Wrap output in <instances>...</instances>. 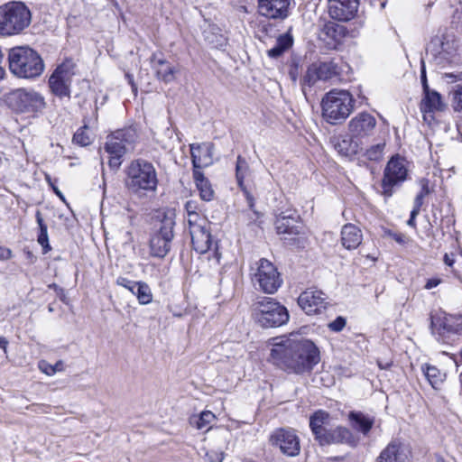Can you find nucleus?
Masks as SVG:
<instances>
[{
    "label": "nucleus",
    "instance_id": "nucleus-1",
    "mask_svg": "<svg viewBox=\"0 0 462 462\" xmlns=\"http://www.w3.org/2000/svg\"><path fill=\"white\" fill-rule=\"evenodd\" d=\"M269 346L268 361L288 374H309L320 360L315 344L298 335L271 338Z\"/></svg>",
    "mask_w": 462,
    "mask_h": 462
},
{
    "label": "nucleus",
    "instance_id": "nucleus-2",
    "mask_svg": "<svg viewBox=\"0 0 462 462\" xmlns=\"http://www.w3.org/2000/svg\"><path fill=\"white\" fill-rule=\"evenodd\" d=\"M125 186L137 196L154 192L158 186V177L153 164L143 159L131 162L126 169Z\"/></svg>",
    "mask_w": 462,
    "mask_h": 462
},
{
    "label": "nucleus",
    "instance_id": "nucleus-3",
    "mask_svg": "<svg viewBox=\"0 0 462 462\" xmlns=\"http://www.w3.org/2000/svg\"><path fill=\"white\" fill-rule=\"evenodd\" d=\"M32 23V13L23 2L11 1L0 5V36L23 33Z\"/></svg>",
    "mask_w": 462,
    "mask_h": 462
},
{
    "label": "nucleus",
    "instance_id": "nucleus-4",
    "mask_svg": "<svg viewBox=\"0 0 462 462\" xmlns=\"http://www.w3.org/2000/svg\"><path fill=\"white\" fill-rule=\"evenodd\" d=\"M8 64L11 73L22 79H34L42 75L44 63L41 56L29 47L9 50Z\"/></svg>",
    "mask_w": 462,
    "mask_h": 462
},
{
    "label": "nucleus",
    "instance_id": "nucleus-5",
    "mask_svg": "<svg viewBox=\"0 0 462 462\" xmlns=\"http://www.w3.org/2000/svg\"><path fill=\"white\" fill-rule=\"evenodd\" d=\"M252 317L262 328L280 327L290 318L287 309L269 297H260L253 303Z\"/></svg>",
    "mask_w": 462,
    "mask_h": 462
},
{
    "label": "nucleus",
    "instance_id": "nucleus-6",
    "mask_svg": "<svg viewBox=\"0 0 462 462\" xmlns=\"http://www.w3.org/2000/svg\"><path fill=\"white\" fill-rule=\"evenodd\" d=\"M354 102L348 91L333 89L322 98V116L328 124H340L353 111Z\"/></svg>",
    "mask_w": 462,
    "mask_h": 462
},
{
    "label": "nucleus",
    "instance_id": "nucleus-7",
    "mask_svg": "<svg viewBox=\"0 0 462 462\" xmlns=\"http://www.w3.org/2000/svg\"><path fill=\"white\" fill-rule=\"evenodd\" d=\"M9 107L17 114L28 118H36L42 115L47 103L45 97L34 89L18 88L11 92L7 97Z\"/></svg>",
    "mask_w": 462,
    "mask_h": 462
},
{
    "label": "nucleus",
    "instance_id": "nucleus-8",
    "mask_svg": "<svg viewBox=\"0 0 462 462\" xmlns=\"http://www.w3.org/2000/svg\"><path fill=\"white\" fill-rule=\"evenodd\" d=\"M135 140L136 133L131 128L117 130L106 137L104 148L109 154L108 164L112 170L121 166L122 158L134 149Z\"/></svg>",
    "mask_w": 462,
    "mask_h": 462
},
{
    "label": "nucleus",
    "instance_id": "nucleus-9",
    "mask_svg": "<svg viewBox=\"0 0 462 462\" xmlns=\"http://www.w3.org/2000/svg\"><path fill=\"white\" fill-rule=\"evenodd\" d=\"M189 229L192 246L196 252L205 254L213 246L217 249V243L212 240L210 223L206 217L191 215L189 218Z\"/></svg>",
    "mask_w": 462,
    "mask_h": 462
},
{
    "label": "nucleus",
    "instance_id": "nucleus-10",
    "mask_svg": "<svg viewBox=\"0 0 462 462\" xmlns=\"http://www.w3.org/2000/svg\"><path fill=\"white\" fill-rule=\"evenodd\" d=\"M256 268L252 274L254 284L264 293H274L282 283V280L276 267L268 260L262 258L255 263Z\"/></svg>",
    "mask_w": 462,
    "mask_h": 462
},
{
    "label": "nucleus",
    "instance_id": "nucleus-11",
    "mask_svg": "<svg viewBox=\"0 0 462 462\" xmlns=\"http://www.w3.org/2000/svg\"><path fill=\"white\" fill-rule=\"evenodd\" d=\"M75 63L72 60H66L60 64L49 79L51 92L60 98L70 97V86L75 75Z\"/></svg>",
    "mask_w": 462,
    "mask_h": 462
},
{
    "label": "nucleus",
    "instance_id": "nucleus-12",
    "mask_svg": "<svg viewBox=\"0 0 462 462\" xmlns=\"http://www.w3.org/2000/svg\"><path fill=\"white\" fill-rule=\"evenodd\" d=\"M456 53L455 42L440 36L433 37L426 48V59L441 67L450 63Z\"/></svg>",
    "mask_w": 462,
    "mask_h": 462
},
{
    "label": "nucleus",
    "instance_id": "nucleus-13",
    "mask_svg": "<svg viewBox=\"0 0 462 462\" xmlns=\"http://www.w3.org/2000/svg\"><path fill=\"white\" fill-rule=\"evenodd\" d=\"M376 124V119L373 115L368 112H360L348 122L349 137L363 145L364 142L373 134Z\"/></svg>",
    "mask_w": 462,
    "mask_h": 462
},
{
    "label": "nucleus",
    "instance_id": "nucleus-14",
    "mask_svg": "<svg viewBox=\"0 0 462 462\" xmlns=\"http://www.w3.org/2000/svg\"><path fill=\"white\" fill-rule=\"evenodd\" d=\"M274 225L278 234L291 236L284 238L288 240V243L294 244L300 242V237L299 236L303 234V226L295 210L289 209L279 214Z\"/></svg>",
    "mask_w": 462,
    "mask_h": 462
},
{
    "label": "nucleus",
    "instance_id": "nucleus-15",
    "mask_svg": "<svg viewBox=\"0 0 462 462\" xmlns=\"http://www.w3.org/2000/svg\"><path fill=\"white\" fill-rule=\"evenodd\" d=\"M404 160L399 156L393 157L387 163L383 179V194L389 198L393 195V188L405 180L407 169Z\"/></svg>",
    "mask_w": 462,
    "mask_h": 462
},
{
    "label": "nucleus",
    "instance_id": "nucleus-16",
    "mask_svg": "<svg viewBox=\"0 0 462 462\" xmlns=\"http://www.w3.org/2000/svg\"><path fill=\"white\" fill-rule=\"evenodd\" d=\"M272 446L280 448L284 455L294 457L300 453V439L291 429H277L270 436Z\"/></svg>",
    "mask_w": 462,
    "mask_h": 462
},
{
    "label": "nucleus",
    "instance_id": "nucleus-17",
    "mask_svg": "<svg viewBox=\"0 0 462 462\" xmlns=\"http://www.w3.org/2000/svg\"><path fill=\"white\" fill-rule=\"evenodd\" d=\"M173 236L172 223L163 224L160 230L154 233L150 239L151 255L157 258H164L171 250V243Z\"/></svg>",
    "mask_w": 462,
    "mask_h": 462
},
{
    "label": "nucleus",
    "instance_id": "nucleus-18",
    "mask_svg": "<svg viewBox=\"0 0 462 462\" xmlns=\"http://www.w3.org/2000/svg\"><path fill=\"white\" fill-rule=\"evenodd\" d=\"M298 303L307 315L319 314L328 305L326 294L313 288L301 292L298 298Z\"/></svg>",
    "mask_w": 462,
    "mask_h": 462
},
{
    "label": "nucleus",
    "instance_id": "nucleus-19",
    "mask_svg": "<svg viewBox=\"0 0 462 462\" xmlns=\"http://www.w3.org/2000/svg\"><path fill=\"white\" fill-rule=\"evenodd\" d=\"M359 0H328V14L334 20L348 22L357 14Z\"/></svg>",
    "mask_w": 462,
    "mask_h": 462
},
{
    "label": "nucleus",
    "instance_id": "nucleus-20",
    "mask_svg": "<svg viewBox=\"0 0 462 462\" xmlns=\"http://www.w3.org/2000/svg\"><path fill=\"white\" fill-rule=\"evenodd\" d=\"M260 14L270 19L283 20L289 15L291 0H258Z\"/></svg>",
    "mask_w": 462,
    "mask_h": 462
},
{
    "label": "nucleus",
    "instance_id": "nucleus-21",
    "mask_svg": "<svg viewBox=\"0 0 462 462\" xmlns=\"http://www.w3.org/2000/svg\"><path fill=\"white\" fill-rule=\"evenodd\" d=\"M456 319L455 316L448 314L431 316V329L438 336V341H444L445 333H458L462 330L460 325L455 323Z\"/></svg>",
    "mask_w": 462,
    "mask_h": 462
},
{
    "label": "nucleus",
    "instance_id": "nucleus-22",
    "mask_svg": "<svg viewBox=\"0 0 462 462\" xmlns=\"http://www.w3.org/2000/svg\"><path fill=\"white\" fill-rule=\"evenodd\" d=\"M319 442L320 445L342 443L347 444L350 447H356L359 442V438L354 435L347 428L340 426L328 430Z\"/></svg>",
    "mask_w": 462,
    "mask_h": 462
},
{
    "label": "nucleus",
    "instance_id": "nucleus-23",
    "mask_svg": "<svg viewBox=\"0 0 462 462\" xmlns=\"http://www.w3.org/2000/svg\"><path fill=\"white\" fill-rule=\"evenodd\" d=\"M194 170L200 171L213 162L214 144L211 143H192L189 145Z\"/></svg>",
    "mask_w": 462,
    "mask_h": 462
},
{
    "label": "nucleus",
    "instance_id": "nucleus-24",
    "mask_svg": "<svg viewBox=\"0 0 462 462\" xmlns=\"http://www.w3.org/2000/svg\"><path fill=\"white\" fill-rule=\"evenodd\" d=\"M409 451L399 440H392L376 457L375 462H406Z\"/></svg>",
    "mask_w": 462,
    "mask_h": 462
},
{
    "label": "nucleus",
    "instance_id": "nucleus-25",
    "mask_svg": "<svg viewBox=\"0 0 462 462\" xmlns=\"http://www.w3.org/2000/svg\"><path fill=\"white\" fill-rule=\"evenodd\" d=\"M152 68L158 79L164 83L172 82L177 72L176 68L163 58H158L154 53L151 57Z\"/></svg>",
    "mask_w": 462,
    "mask_h": 462
},
{
    "label": "nucleus",
    "instance_id": "nucleus-26",
    "mask_svg": "<svg viewBox=\"0 0 462 462\" xmlns=\"http://www.w3.org/2000/svg\"><path fill=\"white\" fill-rule=\"evenodd\" d=\"M363 240L360 228L353 224H346L341 229V243L347 250H354L359 246Z\"/></svg>",
    "mask_w": 462,
    "mask_h": 462
},
{
    "label": "nucleus",
    "instance_id": "nucleus-27",
    "mask_svg": "<svg viewBox=\"0 0 462 462\" xmlns=\"http://www.w3.org/2000/svg\"><path fill=\"white\" fill-rule=\"evenodd\" d=\"M423 94L424 97L420 103V111L424 116L428 113L440 112L446 108V104L439 92L430 89Z\"/></svg>",
    "mask_w": 462,
    "mask_h": 462
},
{
    "label": "nucleus",
    "instance_id": "nucleus-28",
    "mask_svg": "<svg viewBox=\"0 0 462 462\" xmlns=\"http://www.w3.org/2000/svg\"><path fill=\"white\" fill-rule=\"evenodd\" d=\"M249 166L245 159L243 158L241 155H238L236 165V178L239 188L242 189L244 195L245 196L248 206L250 207V208H253L254 206V199L244 184L245 173L247 172Z\"/></svg>",
    "mask_w": 462,
    "mask_h": 462
},
{
    "label": "nucleus",
    "instance_id": "nucleus-29",
    "mask_svg": "<svg viewBox=\"0 0 462 462\" xmlns=\"http://www.w3.org/2000/svg\"><path fill=\"white\" fill-rule=\"evenodd\" d=\"M204 40L213 48L220 49L226 45L227 39L216 24H208L203 30Z\"/></svg>",
    "mask_w": 462,
    "mask_h": 462
},
{
    "label": "nucleus",
    "instance_id": "nucleus-30",
    "mask_svg": "<svg viewBox=\"0 0 462 462\" xmlns=\"http://www.w3.org/2000/svg\"><path fill=\"white\" fill-rule=\"evenodd\" d=\"M329 415L324 411H316L310 420V427L319 441L328 430L325 425L328 424Z\"/></svg>",
    "mask_w": 462,
    "mask_h": 462
},
{
    "label": "nucleus",
    "instance_id": "nucleus-31",
    "mask_svg": "<svg viewBox=\"0 0 462 462\" xmlns=\"http://www.w3.org/2000/svg\"><path fill=\"white\" fill-rule=\"evenodd\" d=\"M193 177L201 199L205 201L212 200L214 198V190L209 180L206 179L204 174L199 170H193Z\"/></svg>",
    "mask_w": 462,
    "mask_h": 462
},
{
    "label": "nucleus",
    "instance_id": "nucleus-32",
    "mask_svg": "<svg viewBox=\"0 0 462 462\" xmlns=\"http://www.w3.org/2000/svg\"><path fill=\"white\" fill-rule=\"evenodd\" d=\"M348 417L352 421L353 427L362 432L364 435L368 434L374 422L373 418L360 411H351Z\"/></svg>",
    "mask_w": 462,
    "mask_h": 462
},
{
    "label": "nucleus",
    "instance_id": "nucleus-33",
    "mask_svg": "<svg viewBox=\"0 0 462 462\" xmlns=\"http://www.w3.org/2000/svg\"><path fill=\"white\" fill-rule=\"evenodd\" d=\"M293 39L291 34H282L277 38L275 46L267 51V54L270 58H279L291 47Z\"/></svg>",
    "mask_w": 462,
    "mask_h": 462
},
{
    "label": "nucleus",
    "instance_id": "nucleus-34",
    "mask_svg": "<svg viewBox=\"0 0 462 462\" xmlns=\"http://www.w3.org/2000/svg\"><path fill=\"white\" fill-rule=\"evenodd\" d=\"M216 420L215 414L210 411H202L199 416L190 417L189 423L198 430H208L210 424Z\"/></svg>",
    "mask_w": 462,
    "mask_h": 462
},
{
    "label": "nucleus",
    "instance_id": "nucleus-35",
    "mask_svg": "<svg viewBox=\"0 0 462 462\" xmlns=\"http://www.w3.org/2000/svg\"><path fill=\"white\" fill-rule=\"evenodd\" d=\"M339 153L345 156H352L360 153L363 151V145L359 142L350 140H342L336 145Z\"/></svg>",
    "mask_w": 462,
    "mask_h": 462
},
{
    "label": "nucleus",
    "instance_id": "nucleus-36",
    "mask_svg": "<svg viewBox=\"0 0 462 462\" xmlns=\"http://www.w3.org/2000/svg\"><path fill=\"white\" fill-rule=\"evenodd\" d=\"M320 80H328L337 75V67L333 61L314 63Z\"/></svg>",
    "mask_w": 462,
    "mask_h": 462
},
{
    "label": "nucleus",
    "instance_id": "nucleus-37",
    "mask_svg": "<svg viewBox=\"0 0 462 462\" xmlns=\"http://www.w3.org/2000/svg\"><path fill=\"white\" fill-rule=\"evenodd\" d=\"M135 285V290L131 292L136 296L138 302L141 305H146L152 302V293L149 285L143 282H137Z\"/></svg>",
    "mask_w": 462,
    "mask_h": 462
},
{
    "label": "nucleus",
    "instance_id": "nucleus-38",
    "mask_svg": "<svg viewBox=\"0 0 462 462\" xmlns=\"http://www.w3.org/2000/svg\"><path fill=\"white\" fill-rule=\"evenodd\" d=\"M385 145V141L382 140L377 143L367 147L365 150L363 149V151L360 153H362L363 157L369 161L377 162L383 158Z\"/></svg>",
    "mask_w": 462,
    "mask_h": 462
},
{
    "label": "nucleus",
    "instance_id": "nucleus-39",
    "mask_svg": "<svg viewBox=\"0 0 462 462\" xmlns=\"http://www.w3.org/2000/svg\"><path fill=\"white\" fill-rule=\"evenodd\" d=\"M36 221L39 225L40 233L38 235V243L42 246L43 253L46 254L51 250V246L49 245V237H48V228L47 226L43 222V218L42 217V213L38 210L36 212Z\"/></svg>",
    "mask_w": 462,
    "mask_h": 462
},
{
    "label": "nucleus",
    "instance_id": "nucleus-40",
    "mask_svg": "<svg viewBox=\"0 0 462 462\" xmlns=\"http://www.w3.org/2000/svg\"><path fill=\"white\" fill-rule=\"evenodd\" d=\"M432 387L436 388L443 380V374L435 366L428 365L424 371Z\"/></svg>",
    "mask_w": 462,
    "mask_h": 462
},
{
    "label": "nucleus",
    "instance_id": "nucleus-41",
    "mask_svg": "<svg viewBox=\"0 0 462 462\" xmlns=\"http://www.w3.org/2000/svg\"><path fill=\"white\" fill-rule=\"evenodd\" d=\"M322 32L334 41H337V38L344 33V27L333 22H328L324 24Z\"/></svg>",
    "mask_w": 462,
    "mask_h": 462
},
{
    "label": "nucleus",
    "instance_id": "nucleus-42",
    "mask_svg": "<svg viewBox=\"0 0 462 462\" xmlns=\"http://www.w3.org/2000/svg\"><path fill=\"white\" fill-rule=\"evenodd\" d=\"M89 130L87 125H84L78 129L74 134L73 142L81 146H87L91 143V137L89 135Z\"/></svg>",
    "mask_w": 462,
    "mask_h": 462
},
{
    "label": "nucleus",
    "instance_id": "nucleus-43",
    "mask_svg": "<svg viewBox=\"0 0 462 462\" xmlns=\"http://www.w3.org/2000/svg\"><path fill=\"white\" fill-rule=\"evenodd\" d=\"M318 80H320L319 76L316 71V67H314L312 64L308 68V70L306 71V74L304 75V77L302 79L301 85H302L303 90L305 89L306 86L310 88Z\"/></svg>",
    "mask_w": 462,
    "mask_h": 462
},
{
    "label": "nucleus",
    "instance_id": "nucleus-44",
    "mask_svg": "<svg viewBox=\"0 0 462 462\" xmlns=\"http://www.w3.org/2000/svg\"><path fill=\"white\" fill-rule=\"evenodd\" d=\"M453 107L456 111H462V85L453 93Z\"/></svg>",
    "mask_w": 462,
    "mask_h": 462
},
{
    "label": "nucleus",
    "instance_id": "nucleus-45",
    "mask_svg": "<svg viewBox=\"0 0 462 462\" xmlns=\"http://www.w3.org/2000/svg\"><path fill=\"white\" fill-rule=\"evenodd\" d=\"M346 320L339 316L334 321L330 322L328 327L333 332H340L346 326Z\"/></svg>",
    "mask_w": 462,
    "mask_h": 462
},
{
    "label": "nucleus",
    "instance_id": "nucleus-46",
    "mask_svg": "<svg viewBox=\"0 0 462 462\" xmlns=\"http://www.w3.org/2000/svg\"><path fill=\"white\" fill-rule=\"evenodd\" d=\"M136 282H137L130 281L127 278L121 276L116 279V284L127 289L129 291H134V290H135Z\"/></svg>",
    "mask_w": 462,
    "mask_h": 462
},
{
    "label": "nucleus",
    "instance_id": "nucleus-47",
    "mask_svg": "<svg viewBox=\"0 0 462 462\" xmlns=\"http://www.w3.org/2000/svg\"><path fill=\"white\" fill-rule=\"evenodd\" d=\"M206 462H222L223 453L217 450L208 451L205 455Z\"/></svg>",
    "mask_w": 462,
    "mask_h": 462
},
{
    "label": "nucleus",
    "instance_id": "nucleus-48",
    "mask_svg": "<svg viewBox=\"0 0 462 462\" xmlns=\"http://www.w3.org/2000/svg\"><path fill=\"white\" fill-rule=\"evenodd\" d=\"M39 368L42 372H43L47 375H53L55 374V370H53V366L45 361H42L39 363Z\"/></svg>",
    "mask_w": 462,
    "mask_h": 462
},
{
    "label": "nucleus",
    "instance_id": "nucleus-49",
    "mask_svg": "<svg viewBox=\"0 0 462 462\" xmlns=\"http://www.w3.org/2000/svg\"><path fill=\"white\" fill-rule=\"evenodd\" d=\"M420 79H421V84H422V88H423V93L430 90V88L428 86V82H427L424 60H421Z\"/></svg>",
    "mask_w": 462,
    "mask_h": 462
},
{
    "label": "nucleus",
    "instance_id": "nucleus-50",
    "mask_svg": "<svg viewBox=\"0 0 462 462\" xmlns=\"http://www.w3.org/2000/svg\"><path fill=\"white\" fill-rule=\"evenodd\" d=\"M441 282H442V280L439 277L430 278L427 280V282L424 285V289L431 290V289L437 287L438 285H439Z\"/></svg>",
    "mask_w": 462,
    "mask_h": 462
},
{
    "label": "nucleus",
    "instance_id": "nucleus-51",
    "mask_svg": "<svg viewBox=\"0 0 462 462\" xmlns=\"http://www.w3.org/2000/svg\"><path fill=\"white\" fill-rule=\"evenodd\" d=\"M420 191L419 193L427 196L430 193L429 180L425 178L420 180Z\"/></svg>",
    "mask_w": 462,
    "mask_h": 462
},
{
    "label": "nucleus",
    "instance_id": "nucleus-52",
    "mask_svg": "<svg viewBox=\"0 0 462 462\" xmlns=\"http://www.w3.org/2000/svg\"><path fill=\"white\" fill-rule=\"evenodd\" d=\"M424 198H425V196H423V194H420V193H419L416 196V198L414 199V206H413L412 210H416L417 212L420 213V208L423 204Z\"/></svg>",
    "mask_w": 462,
    "mask_h": 462
},
{
    "label": "nucleus",
    "instance_id": "nucleus-53",
    "mask_svg": "<svg viewBox=\"0 0 462 462\" xmlns=\"http://www.w3.org/2000/svg\"><path fill=\"white\" fill-rule=\"evenodd\" d=\"M196 206L193 202L191 201H189L187 202L186 204V210H187V221L189 222V218L191 215H199L197 212H196Z\"/></svg>",
    "mask_w": 462,
    "mask_h": 462
},
{
    "label": "nucleus",
    "instance_id": "nucleus-54",
    "mask_svg": "<svg viewBox=\"0 0 462 462\" xmlns=\"http://www.w3.org/2000/svg\"><path fill=\"white\" fill-rule=\"evenodd\" d=\"M5 75V56L2 51V49L0 48V80L4 79Z\"/></svg>",
    "mask_w": 462,
    "mask_h": 462
},
{
    "label": "nucleus",
    "instance_id": "nucleus-55",
    "mask_svg": "<svg viewBox=\"0 0 462 462\" xmlns=\"http://www.w3.org/2000/svg\"><path fill=\"white\" fill-rule=\"evenodd\" d=\"M443 261L446 265L452 267L455 263V255L453 254H445L443 257Z\"/></svg>",
    "mask_w": 462,
    "mask_h": 462
},
{
    "label": "nucleus",
    "instance_id": "nucleus-56",
    "mask_svg": "<svg viewBox=\"0 0 462 462\" xmlns=\"http://www.w3.org/2000/svg\"><path fill=\"white\" fill-rule=\"evenodd\" d=\"M418 215H419V212H417L416 210H411V217H410L409 220L407 221V224L410 226H416L415 218H416V217Z\"/></svg>",
    "mask_w": 462,
    "mask_h": 462
},
{
    "label": "nucleus",
    "instance_id": "nucleus-57",
    "mask_svg": "<svg viewBox=\"0 0 462 462\" xmlns=\"http://www.w3.org/2000/svg\"><path fill=\"white\" fill-rule=\"evenodd\" d=\"M125 76H126V78H127V79H128L129 84H130V85H131V87H132V90H133L134 94L136 96V94H137V87H136V85H135V84H134V78H133V76H132V75H130V74H128V73H127Z\"/></svg>",
    "mask_w": 462,
    "mask_h": 462
},
{
    "label": "nucleus",
    "instance_id": "nucleus-58",
    "mask_svg": "<svg viewBox=\"0 0 462 462\" xmlns=\"http://www.w3.org/2000/svg\"><path fill=\"white\" fill-rule=\"evenodd\" d=\"M53 366V370H55V373L56 372H60L63 370V362L62 361H58Z\"/></svg>",
    "mask_w": 462,
    "mask_h": 462
},
{
    "label": "nucleus",
    "instance_id": "nucleus-59",
    "mask_svg": "<svg viewBox=\"0 0 462 462\" xmlns=\"http://www.w3.org/2000/svg\"><path fill=\"white\" fill-rule=\"evenodd\" d=\"M393 238L399 244L404 243V236L402 235L395 234L393 235Z\"/></svg>",
    "mask_w": 462,
    "mask_h": 462
},
{
    "label": "nucleus",
    "instance_id": "nucleus-60",
    "mask_svg": "<svg viewBox=\"0 0 462 462\" xmlns=\"http://www.w3.org/2000/svg\"><path fill=\"white\" fill-rule=\"evenodd\" d=\"M297 76H298L297 69H291L290 77L293 82H295L297 80Z\"/></svg>",
    "mask_w": 462,
    "mask_h": 462
},
{
    "label": "nucleus",
    "instance_id": "nucleus-61",
    "mask_svg": "<svg viewBox=\"0 0 462 462\" xmlns=\"http://www.w3.org/2000/svg\"><path fill=\"white\" fill-rule=\"evenodd\" d=\"M7 341L4 337H0V348H3L5 351L6 349Z\"/></svg>",
    "mask_w": 462,
    "mask_h": 462
},
{
    "label": "nucleus",
    "instance_id": "nucleus-62",
    "mask_svg": "<svg viewBox=\"0 0 462 462\" xmlns=\"http://www.w3.org/2000/svg\"><path fill=\"white\" fill-rule=\"evenodd\" d=\"M437 461H438V462H446V461H445L443 458H441V457H439Z\"/></svg>",
    "mask_w": 462,
    "mask_h": 462
},
{
    "label": "nucleus",
    "instance_id": "nucleus-63",
    "mask_svg": "<svg viewBox=\"0 0 462 462\" xmlns=\"http://www.w3.org/2000/svg\"><path fill=\"white\" fill-rule=\"evenodd\" d=\"M4 254H3V249L0 247V258L3 257Z\"/></svg>",
    "mask_w": 462,
    "mask_h": 462
},
{
    "label": "nucleus",
    "instance_id": "nucleus-64",
    "mask_svg": "<svg viewBox=\"0 0 462 462\" xmlns=\"http://www.w3.org/2000/svg\"><path fill=\"white\" fill-rule=\"evenodd\" d=\"M447 77L453 78L454 76L452 74H447Z\"/></svg>",
    "mask_w": 462,
    "mask_h": 462
}]
</instances>
